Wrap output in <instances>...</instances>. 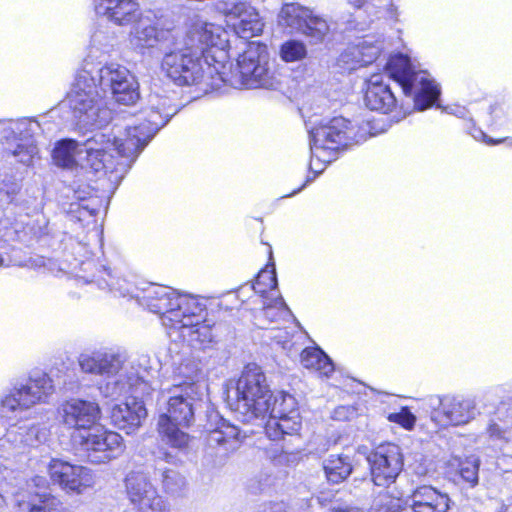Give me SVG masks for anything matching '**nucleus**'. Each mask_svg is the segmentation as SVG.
<instances>
[{
	"mask_svg": "<svg viewBox=\"0 0 512 512\" xmlns=\"http://www.w3.org/2000/svg\"><path fill=\"white\" fill-rule=\"evenodd\" d=\"M4 503V498L3 496L0 494V505H2Z\"/></svg>",
	"mask_w": 512,
	"mask_h": 512,
	"instance_id": "obj_54",
	"label": "nucleus"
},
{
	"mask_svg": "<svg viewBox=\"0 0 512 512\" xmlns=\"http://www.w3.org/2000/svg\"><path fill=\"white\" fill-rule=\"evenodd\" d=\"M301 363L305 368L314 370L326 377H329L334 371L331 359L317 347L304 349L301 353Z\"/></svg>",
	"mask_w": 512,
	"mask_h": 512,
	"instance_id": "obj_29",
	"label": "nucleus"
},
{
	"mask_svg": "<svg viewBox=\"0 0 512 512\" xmlns=\"http://www.w3.org/2000/svg\"><path fill=\"white\" fill-rule=\"evenodd\" d=\"M125 490L136 512H168L166 501L144 473L132 471L127 474Z\"/></svg>",
	"mask_w": 512,
	"mask_h": 512,
	"instance_id": "obj_17",
	"label": "nucleus"
},
{
	"mask_svg": "<svg viewBox=\"0 0 512 512\" xmlns=\"http://www.w3.org/2000/svg\"><path fill=\"white\" fill-rule=\"evenodd\" d=\"M278 21L281 26L290 28L292 32L305 35L314 44L324 41L330 31L325 19L296 3L285 4L280 10Z\"/></svg>",
	"mask_w": 512,
	"mask_h": 512,
	"instance_id": "obj_15",
	"label": "nucleus"
},
{
	"mask_svg": "<svg viewBox=\"0 0 512 512\" xmlns=\"http://www.w3.org/2000/svg\"><path fill=\"white\" fill-rule=\"evenodd\" d=\"M277 288V278L274 266L271 269L266 268L261 270L256 278L253 285V289L256 293L264 295L268 292L274 295Z\"/></svg>",
	"mask_w": 512,
	"mask_h": 512,
	"instance_id": "obj_36",
	"label": "nucleus"
},
{
	"mask_svg": "<svg viewBox=\"0 0 512 512\" xmlns=\"http://www.w3.org/2000/svg\"><path fill=\"white\" fill-rule=\"evenodd\" d=\"M311 162L310 168L317 171L316 162L330 163L337 157L340 148L365 139V132L343 117H335L309 130Z\"/></svg>",
	"mask_w": 512,
	"mask_h": 512,
	"instance_id": "obj_7",
	"label": "nucleus"
},
{
	"mask_svg": "<svg viewBox=\"0 0 512 512\" xmlns=\"http://www.w3.org/2000/svg\"><path fill=\"white\" fill-rule=\"evenodd\" d=\"M97 15L105 16L119 26H127L140 19L141 8L137 0H93Z\"/></svg>",
	"mask_w": 512,
	"mask_h": 512,
	"instance_id": "obj_22",
	"label": "nucleus"
},
{
	"mask_svg": "<svg viewBox=\"0 0 512 512\" xmlns=\"http://www.w3.org/2000/svg\"><path fill=\"white\" fill-rule=\"evenodd\" d=\"M133 25L129 33V43L133 49L143 52L145 49L154 47L160 39V32L157 27L142 15L140 19L131 23Z\"/></svg>",
	"mask_w": 512,
	"mask_h": 512,
	"instance_id": "obj_26",
	"label": "nucleus"
},
{
	"mask_svg": "<svg viewBox=\"0 0 512 512\" xmlns=\"http://www.w3.org/2000/svg\"><path fill=\"white\" fill-rule=\"evenodd\" d=\"M235 398L232 409L244 422L256 419L264 420L272 401V392L266 376L256 364H248L236 382Z\"/></svg>",
	"mask_w": 512,
	"mask_h": 512,
	"instance_id": "obj_8",
	"label": "nucleus"
},
{
	"mask_svg": "<svg viewBox=\"0 0 512 512\" xmlns=\"http://www.w3.org/2000/svg\"><path fill=\"white\" fill-rule=\"evenodd\" d=\"M279 55L284 62H297L306 58L307 48L302 41L292 39L281 45Z\"/></svg>",
	"mask_w": 512,
	"mask_h": 512,
	"instance_id": "obj_35",
	"label": "nucleus"
},
{
	"mask_svg": "<svg viewBox=\"0 0 512 512\" xmlns=\"http://www.w3.org/2000/svg\"><path fill=\"white\" fill-rule=\"evenodd\" d=\"M78 207L81 209V211H79L80 213V218L84 215V214H89V215H93L95 213V209L94 208H90L89 206H84L82 204H78Z\"/></svg>",
	"mask_w": 512,
	"mask_h": 512,
	"instance_id": "obj_48",
	"label": "nucleus"
},
{
	"mask_svg": "<svg viewBox=\"0 0 512 512\" xmlns=\"http://www.w3.org/2000/svg\"><path fill=\"white\" fill-rule=\"evenodd\" d=\"M54 391L51 377L41 373L30 377L26 383L15 385L1 399V407L5 412L18 415L36 405L46 403Z\"/></svg>",
	"mask_w": 512,
	"mask_h": 512,
	"instance_id": "obj_12",
	"label": "nucleus"
},
{
	"mask_svg": "<svg viewBox=\"0 0 512 512\" xmlns=\"http://www.w3.org/2000/svg\"><path fill=\"white\" fill-rule=\"evenodd\" d=\"M177 371L180 376L187 380L184 383H192L196 382L195 379L197 378L200 369L196 362L192 360H186L179 365Z\"/></svg>",
	"mask_w": 512,
	"mask_h": 512,
	"instance_id": "obj_42",
	"label": "nucleus"
},
{
	"mask_svg": "<svg viewBox=\"0 0 512 512\" xmlns=\"http://www.w3.org/2000/svg\"><path fill=\"white\" fill-rule=\"evenodd\" d=\"M245 437L246 434L238 427L222 420L217 428L209 432L207 441L211 447H222L225 452H233L240 447Z\"/></svg>",
	"mask_w": 512,
	"mask_h": 512,
	"instance_id": "obj_25",
	"label": "nucleus"
},
{
	"mask_svg": "<svg viewBox=\"0 0 512 512\" xmlns=\"http://www.w3.org/2000/svg\"><path fill=\"white\" fill-rule=\"evenodd\" d=\"M362 49V63L366 65L372 64L382 51V42L375 40L373 37H365L360 41Z\"/></svg>",
	"mask_w": 512,
	"mask_h": 512,
	"instance_id": "obj_39",
	"label": "nucleus"
},
{
	"mask_svg": "<svg viewBox=\"0 0 512 512\" xmlns=\"http://www.w3.org/2000/svg\"><path fill=\"white\" fill-rule=\"evenodd\" d=\"M47 479L43 476H35L31 479L29 483V487H34L37 489H46L47 488Z\"/></svg>",
	"mask_w": 512,
	"mask_h": 512,
	"instance_id": "obj_47",
	"label": "nucleus"
},
{
	"mask_svg": "<svg viewBox=\"0 0 512 512\" xmlns=\"http://www.w3.org/2000/svg\"><path fill=\"white\" fill-rule=\"evenodd\" d=\"M338 512H359L358 509H349V510H341V511H338Z\"/></svg>",
	"mask_w": 512,
	"mask_h": 512,
	"instance_id": "obj_52",
	"label": "nucleus"
},
{
	"mask_svg": "<svg viewBox=\"0 0 512 512\" xmlns=\"http://www.w3.org/2000/svg\"><path fill=\"white\" fill-rule=\"evenodd\" d=\"M203 387L198 382L180 383L162 392L164 407L158 419L161 440L179 450L188 448L191 437L181 428L194 423L195 406L201 401Z\"/></svg>",
	"mask_w": 512,
	"mask_h": 512,
	"instance_id": "obj_5",
	"label": "nucleus"
},
{
	"mask_svg": "<svg viewBox=\"0 0 512 512\" xmlns=\"http://www.w3.org/2000/svg\"><path fill=\"white\" fill-rule=\"evenodd\" d=\"M170 474H173V475H174L175 473H174L173 471H166V472H164V475H163V477H164L163 482H164V484H165V485H168V480L171 478V475H170Z\"/></svg>",
	"mask_w": 512,
	"mask_h": 512,
	"instance_id": "obj_49",
	"label": "nucleus"
},
{
	"mask_svg": "<svg viewBox=\"0 0 512 512\" xmlns=\"http://www.w3.org/2000/svg\"><path fill=\"white\" fill-rule=\"evenodd\" d=\"M362 49L360 46V41L357 44L349 46L339 57V63L343 66V68L347 70H356L359 67L365 66L362 63Z\"/></svg>",
	"mask_w": 512,
	"mask_h": 512,
	"instance_id": "obj_38",
	"label": "nucleus"
},
{
	"mask_svg": "<svg viewBox=\"0 0 512 512\" xmlns=\"http://www.w3.org/2000/svg\"><path fill=\"white\" fill-rule=\"evenodd\" d=\"M301 428L299 412H292L279 418H269L265 425V433L271 440H279L284 435H295Z\"/></svg>",
	"mask_w": 512,
	"mask_h": 512,
	"instance_id": "obj_28",
	"label": "nucleus"
},
{
	"mask_svg": "<svg viewBox=\"0 0 512 512\" xmlns=\"http://www.w3.org/2000/svg\"><path fill=\"white\" fill-rule=\"evenodd\" d=\"M479 466L480 460L474 455L467 457L460 463V475L471 486L478 483Z\"/></svg>",
	"mask_w": 512,
	"mask_h": 512,
	"instance_id": "obj_40",
	"label": "nucleus"
},
{
	"mask_svg": "<svg viewBox=\"0 0 512 512\" xmlns=\"http://www.w3.org/2000/svg\"><path fill=\"white\" fill-rule=\"evenodd\" d=\"M371 479L376 486L388 487L403 469L401 448L392 443L378 446L367 456Z\"/></svg>",
	"mask_w": 512,
	"mask_h": 512,
	"instance_id": "obj_16",
	"label": "nucleus"
},
{
	"mask_svg": "<svg viewBox=\"0 0 512 512\" xmlns=\"http://www.w3.org/2000/svg\"><path fill=\"white\" fill-rule=\"evenodd\" d=\"M88 460L93 464L108 463L124 451L123 438L116 432L97 425L77 439Z\"/></svg>",
	"mask_w": 512,
	"mask_h": 512,
	"instance_id": "obj_14",
	"label": "nucleus"
},
{
	"mask_svg": "<svg viewBox=\"0 0 512 512\" xmlns=\"http://www.w3.org/2000/svg\"><path fill=\"white\" fill-rule=\"evenodd\" d=\"M398 500L392 499L388 495H383L374 504V512H400L396 507H399Z\"/></svg>",
	"mask_w": 512,
	"mask_h": 512,
	"instance_id": "obj_44",
	"label": "nucleus"
},
{
	"mask_svg": "<svg viewBox=\"0 0 512 512\" xmlns=\"http://www.w3.org/2000/svg\"><path fill=\"white\" fill-rule=\"evenodd\" d=\"M3 263H4V260H3L2 256L0 255V267L3 265Z\"/></svg>",
	"mask_w": 512,
	"mask_h": 512,
	"instance_id": "obj_55",
	"label": "nucleus"
},
{
	"mask_svg": "<svg viewBox=\"0 0 512 512\" xmlns=\"http://www.w3.org/2000/svg\"><path fill=\"white\" fill-rule=\"evenodd\" d=\"M167 99L151 96L149 106L137 116V124L128 126L120 134L97 132L83 143L64 139L53 150L58 166L81 165L95 172L125 173L156 132L168 121L171 113L166 109Z\"/></svg>",
	"mask_w": 512,
	"mask_h": 512,
	"instance_id": "obj_1",
	"label": "nucleus"
},
{
	"mask_svg": "<svg viewBox=\"0 0 512 512\" xmlns=\"http://www.w3.org/2000/svg\"><path fill=\"white\" fill-rule=\"evenodd\" d=\"M81 69L67 94V103L74 118L83 127H102L111 120V110L104 103L101 94L111 92L131 73L118 63H106L94 75L87 69Z\"/></svg>",
	"mask_w": 512,
	"mask_h": 512,
	"instance_id": "obj_4",
	"label": "nucleus"
},
{
	"mask_svg": "<svg viewBox=\"0 0 512 512\" xmlns=\"http://www.w3.org/2000/svg\"><path fill=\"white\" fill-rule=\"evenodd\" d=\"M410 501L414 512H447L449 509V497L431 486L417 488Z\"/></svg>",
	"mask_w": 512,
	"mask_h": 512,
	"instance_id": "obj_24",
	"label": "nucleus"
},
{
	"mask_svg": "<svg viewBox=\"0 0 512 512\" xmlns=\"http://www.w3.org/2000/svg\"><path fill=\"white\" fill-rule=\"evenodd\" d=\"M78 363L82 372L102 377L99 389L104 396L117 398L131 395L124 403L113 407L111 419L117 428L127 434L134 432L147 416L140 399L149 395L151 390L145 376L133 365L123 366L120 356L110 352L81 354Z\"/></svg>",
	"mask_w": 512,
	"mask_h": 512,
	"instance_id": "obj_3",
	"label": "nucleus"
},
{
	"mask_svg": "<svg viewBox=\"0 0 512 512\" xmlns=\"http://www.w3.org/2000/svg\"><path fill=\"white\" fill-rule=\"evenodd\" d=\"M228 60L229 57L214 65L219 83L239 84L250 89H275L281 83L282 76L276 64L270 61L268 47L263 43L249 42L235 64Z\"/></svg>",
	"mask_w": 512,
	"mask_h": 512,
	"instance_id": "obj_6",
	"label": "nucleus"
},
{
	"mask_svg": "<svg viewBox=\"0 0 512 512\" xmlns=\"http://www.w3.org/2000/svg\"><path fill=\"white\" fill-rule=\"evenodd\" d=\"M349 2L355 7H361L364 3V0H349Z\"/></svg>",
	"mask_w": 512,
	"mask_h": 512,
	"instance_id": "obj_50",
	"label": "nucleus"
},
{
	"mask_svg": "<svg viewBox=\"0 0 512 512\" xmlns=\"http://www.w3.org/2000/svg\"><path fill=\"white\" fill-rule=\"evenodd\" d=\"M138 302L147 307L155 314L160 315L162 324L173 329L184 321H190L195 316V312L201 310L200 299L188 294H180L170 287L151 285L146 289L142 296H137Z\"/></svg>",
	"mask_w": 512,
	"mask_h": 512,
	"instance_id": "obj_10",
	"label": "nucleus"
},
{
	"mask_svg": "<svg viewBox=\"0 0 512 512\" xmlns=\"http://www.w3.org/2000/svg\"><path fill=\"white\" fill-rule=\"evenodd\" d=\"M115 37L104 29H97L91 36V47L108 53L114 45Z\"/></svg>",
	"mask_w": 512,
	"mask_h": 512,
	"instance_id": "obj_41",
	"label": "nucleus"
},
{
	"mask_svg": "<svg viewBox=\"0 0 512 512\" xmlns=\"http://www.w3.org/2000/svg\"><path fill=\"white\" fill-rule=\"evenodd\" d=\"M255 512H287L284 503H268L257 508Z\"/></svg>",
	"mask_w": 512,
	"mask_h": 512,
	"instance_id": "obj_45",
	"label": "nucleus"
},
{
	"mask_svg": "<svg viewBox=\"0 0 512 512\" xmlns=\"http://www.w3.org/2000/svg\"><path fill=\"white\" fill-rule=\"evenodd\" d=\"M385 69L403 93L413 98L415 108L419 111L431 107L437 101L440 95L439 85L427 71L416 70L406 55L391 56Z\"/></svg>",
	"mask_w": 512,
	"mask_h": 512,
	"instance_id": "obj_9",
	"label": "nucleus"
},
{
	"mask_svg": "<svg viewBox=\"0 0 512 512\" xmlns=\"http://www.w3.org/2000/svg\"><path fill=\"white\" fill-rule=\"evenodd\" d=\"M201 310L195 312V316L190 321H184L181 318V323L176 325L173 329L179 331L180 337L188 344L195 348L204 350L213 342L214 336L212 327L205 321V304L200 300Z\"/></svg>",
	"mask_w": 512,
	"mask_h": 512,
	"instance_id": "obj_21",
	"label": "nucleus"
},
{
	"mask_svg": "<svg viewBox=\"0 0 512 512\" xmlns=\"http://www.w3.org/2000/svg\"><path fill=\"white\" fill-rule=\"evenodd\" d=\"M223 13L231 21L234 32L240 38L249 39L262 34L264 21L257 9L249 3L226 4Z\"/></svg>",
	"mask_w": 512,
	"mask_h": 512,
	"instance_id": "obj_20",
	"label": "nucleus"
},
{
	"mask_svg": "<svg viewBox=\"0 0 512 512\" xmlns=\"http://www.w3.org/2000/svg\"><path fill=\"white\" fill-rule=\"evenodd\" d=\"M40 130V124L29 118L5 122L1 133L7 156L25 166L32 165L39 153L33 137Z\"/></svg>",
	"mask_w": 512,
	"mask_h": 512,
	"instance_id": "obj_11",
	"label": "nucleus"
},
{
	"mask_svg": "<svg viewBox=\"0 0 512 512\" xmlns=\"http://www.w3.org/2000/svg\"><path fill=\"white\" fill-rule=\"evenodd\" d=\"M498 430L499 429H498L497 425H495V424L491 425L489 427V432H490L491 435H496L498 433Z\"/></svg>",
	"mask_w": 512,
	"mask_h": 512,
	"instance_id": "obj_51",
	"label": "nucleus"
},
{
	"mask_svg": "<svg viewBox=\"0 0 512 512\" xmlns=\"http://www.w3.org/2000/svg\"><path fill=\"white\" fill-rule=\"evenodd\" d=\"M497 143H500V141H492L491 139H489V141H487V144H489V145L497 144Z\"/></svg>",
	"mask_w": 512,
	"mask_h": 512,
	"instance_id": "obj_53",
	"label": "nucleus"
},
{
	"mask_svg": "<svg viewBox=\"0 0 512 512\" xmlns=\"http://www.w3.org/2000/svg\"><path fill=\"white\" fill-rule=\"evenodd\" d=\"M58 413L66 426L78 431V435L75 436L77 440L80 438V434L97 426L101 411L99 405L94 401L73 398L61 404Z\"/></svg>",
	"mask_w": 512,
	"mask_h": 512,
	"instance_id": "obj_19",
	"label": "nucleus"
},
{
	"mask_svg": "<svg viewBox=\"0 0 512 512\" xmlns=\"http://www.w3.org/2000/svg\"><path fill=\"white\" fill-rule=\"evenodd\" d=\"M323 469L329 482L340 483L352 472V463L348 456L329 455L323 461Z\"/></svg>",
	"mask_w": 512,
	"mask_h": 512,
	"instance_id": "obj_30",
	"label": "nucleus"
},
{
	"mask_svg": "<svg viewBox=\"0 0 512 512\" xmlns=\"http://www.w3.org/2000/svg\"><path fill=\"white\" fill-rule=\"evenodd\" d=\"M292 412H298L296 400L292 395L284 392L272 394L270 411L267 415L269 418H279Z\"/></svg>",
	"mask_w": 512,
	"mask_h": 512,
	"instance_id": "obj_34",
	"label": "nucleus"
},
{
	"mask_svg": "<svg viewBox=\"0 0 512 512\" xmlns=\"http://www.w3.org/2000/svg\"><path fill=\"white\" fill-rule=\"evenodd\" d=\"M19 506L26 512H69L58 498L46 491L21 495Z\"/></svg>",
	"mask_w": 512,
	"mask_h": 512,
	"instance_id": "obj_27",
	"label": "nucleus"
},
{
	"mask_svg": "<svg viewBox=\"0 0 512 512\" xmlns=\"http://www.w3.org/2000/svg\"><path fill=\"white\" fill-rule=\"evenodd\" d=\"M431 419L440 426H459L469 423L476 417V402L471 397L445 395L436 398Z\"/></svg>",
	"mask_w": 512,
	"mask_h": 512,
	"instance_id": "obj_18",
	"label": "nucleus"
},
{
	"mask_svg": "<svg viewBox=\"0 0 512 512\" xmlns=\"http://www.w3.org/2000/svg\"><path fill=\"white\" fill-rule=\"evenodd\" d=\"M47 472L52 484L68 495H82L88 489H92L96 483V476L92 469L58 458L50 460Z\"/></svg>",
	"mask_w": 512,
	"mask_h": 512,
	"instance_id": "obj_13",
	"label": "nucleus"
},
{
	"mask_svg": "<svg viewBox=\"0 0 512 512\" xmlns=\"http://www.w3.org/2000/svg\"><path fill=\"white\" fill-rule=\"evenodd\" d=\"M354 414V410L347 406H339L335 409L333 417L336 420H346Z\"/></svg>",
	"mask_w": 512,
	"mask_h": 512,
	"instance_id": "obj_46",
	"label": "nucleus"
},
{
	"mask_svg": "<svg viewBox=\"0 0 512 512\" xmlns=\"http://www.w3.org/2000/svg\"><path fill=\"white\" fill-rule=\"evenodd\" d=\"M366 106L382 113L390 112L396 106V97L388 84L384 82L383 75L373 74L366 81Z\"/></svg>",
	"mask_w": 512,
	"mask_h": 512,
	"instance_id": "obj_23",
	"label": "nucleus"
},
{
	"mask_svg": "<svg viewBox=\"0 0 512 512\" xmlns=\"http://www.w3.org/2000/svg\"><path fill=\"white\" fill-rule=\"evenodd\" d=\"M228 47L222 26L195 18L183 39L164 54L162 71L179 86L219 83L214 65L228 58Z\"/></svg>",
	"mask_w": 512,
	"mask_h": 512,
	"instance_id": "obj_2",
	"label": "nucleus"
},
{
	"mask_svg": "<svg viewBox=\"0 0 512 512\" xmlns=\"http://www.w3.org/2000/svg\"><path fill=\"white\" fill-rule=\"evenodd\" d=\"M113 99L123 105H132L139 99V85L135 76L130 73L121 84L111 92Z\"/></svg>",
	"mask_w": 512,
	"mask_h": 512,
	"instance_id": "obj_32",
	"label": "nucleus"
},
{
	"mask_svg": "<svg viewBox=\"0 0 512 512\" xmlns=\"http://www.w3.org/2000/svg\"><path fill=\"white\" fill-rule=\"evenodd\" d=\"M263 315L269 323H273L290 316L291 311L281 296L271 295L270 297H265Z\"/></svg>",
	"mask_w": 512,
	"mask_h": 512,
	"instance_id": "obj_33",
	"label": "nucleus"
},
{
	"mask_svg": "<svg viewBox=\"0 0 512 512\" xmlns=\"http://www.w3.org/2000/svg\"><path fill=\"white\" fill-rule=\"evenodd\" d=\"M45 436L46 433L44 429L37 425H33L26 431L22 427L9 430L6 434V439L15 447H19L21 445L34 446L40 443Z\"/></svg>",
	"mask_w": 512,
	"mask_h": 512,
	"instance_id": "obj_31",
	"label": "nucleus"
},
{
	"mask_svg": "<svg viewBox=\"0 0 512 512\" xmlns=\"http://www.w3.org/2000/svg\"><path fill=\"white\" fill-rule=\"evenodd\" d=\"M104 274L107 276V278L103 277L101 280H97V285L99 288H108L110 291L118 293L123 297L130 295V285L126 280L112 275V273L107 270L104 271Z\"/></svg>",
	"mask_w": 512,
	"mask_h": 512,
	"instance_id": "obj_37",
	"label": "nucleus"
},
{
	"mask_svg": "<svg viewBox=\"0 0 512 512\" xmlns=\"http://www.w3.org/2000/svg\"><path fill=\"white\" fill-rule=\"evenodd\" d=\"M388 419L391 422L401 425L405 429H412L416 421V417L408 410V408H402L400 412L391 413L388 416Z\"/></svg>",
	"mask_w": 512,
	"mask_h": 512,
	"instance_id": "obj_43",
	"label": "nucleus"
}]
</instances>
